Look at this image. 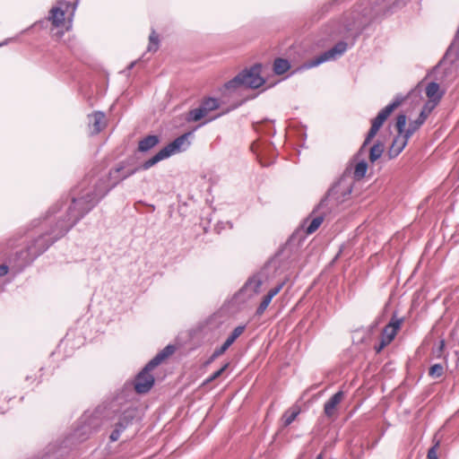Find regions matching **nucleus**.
I'll list each match as a JSON object with an SVG mask.
<instances>
[{"label":"nucleus","instance_id":"36","mask_svg":"<svg viewBox=\"0 0 459 459\" xmlns=\"http://www.w3.org/2000/svg\"><path fill=\"white\" fill-rule=\"evenodd\" d=\"M444 347H445V342L441 341L439 348H438V356H440L441 352L443 351Z\"/></svg>","mask_w":459,"mask_h":459},{"label":"nucleus","instance_id":"35","mask_svg":"<svg viewBox=\"0 0 459 459\" xmlns=\"http://www.w3.org/2000/svg\"><path fill=\"white\" fill-rule=\"evenodd\" d=\"M7 272H8L7 266H5V265L0 266V275H4L5 273H7Z\"/></svg>","mask_w":459,"mask_h":459},{"label":"nucleus","instance_id":"6","mask_svg":"<svg viewBox=\"0 0 459 459\" xmlns=\"http://www.w3.org/2000/svg\"><path fill=\"white\" fill-rule=\"evenodd\" d=\"M402 324L403 319L392 318L391 322L383 330L381 342L377 350V351H380L394 340Z\"/></svg>","mask_w":459,"mask_h":459},{"label":"nucleus","instance_id":"31","mask_svg":"<svg viewBox=\"0 0 459 459\" xmlns=\"http://www.w3.org/2000/svg\"><path fill=\"white\" fill-rule=\"evenodd\" d=\"M281 285H279L273 289H272L266 295V297H270V299H272L274 296H276L279 291L281 290Z\"/></svg>","mask_w":459,"mask_h":459},{"label":"nucleus","instance_id":"19","mask_svg":"<svg viewBox=\"0 0 459 459\" xmlns=\"http://www.w3.org/2000/svg\"><path fill=\"white\" fill-rule=\"evenodd\" d=\"M289 68H290V64L287 60L282 59V58H278L275 60L274 65H273V69L277 74H284L286 71L289 70Z\"/></svg>","mask_w":459,"mask_h":459},{"label":"nucleus","instance_id":"30","mask_svg":"<svg viewBox=\"0 0 459 459\" xmlns=\"http://www.w3.org/2000/svg\"><path fill=\"white\" fill-rule=\"evenodd\" d=\"M438 446L439 441H437L436 444L429 450L428 459H438L437 455V450Z\"/></svg>","mask_w":459,"mask_h":459},{"label":"nucleus","instance_id":"2","mask_svg":"<svg viewBox=\"0 0 459 459\" xmlns=\"http://www.w3.org/2000/svg\"><path fill=\"white\" fill-rule=\"evenodd\" d=\"M186 134H184L178 138H177L173 143L161 149L158 153H156L152 159L146 160L142 168L143 169H148L159 161L169 158L170 155L175 153L177 151H179L181 146L186 142Z\"/></svg>","mask_w":459,"mask_h":459},{"label":"nucleus","instance_id":"5","mask_svg":"<svg viewBox=\"0 0 459 459\" xmlns=\"http://www.w3.org/2000/svg\"><path fill=\"white\" fill-rule=\"evenodd\" d=\"M347 49V44L344 42H339L337 43L333 48L330 50L325 52L313 61L309 62L308 64L305 65V67L310 68L313 66H316L325 61L334 59L337 56L342 55Z\"/></svg>","mask_w":459,"mask_h":459},{"label":"nucleus","instance_id":"25","mask_svg":"<svg viewBox=\"0 0 459 459\" xmlns=\"http://www.w3.org/2000/svg\"><path fill=\"white\" fill-rule=\"evenodd\" d=\"M159 48V39L158 35L154 30L152 31L149 37V45H148V50L149 51H156Z\"/></svg>","mask_w":459,"mask_h":459},{"label":"nucleus","instance_id":"10","mask_svg":"<svg viewBox=\"0 0 459 459\" xmlns=\"http://www.w3.org/2000/svg\"><path fill=\"white\" fill-rule=\"evenodd\" d=\"M244 332V326H238L234 329V331L231 333V334L228 337V339L225 341L223 345L217 349L213 354L212 359L217 358L223 354L228 348L235 342V340Z\"/></svg>","mask_w":459,"mask_h":459},{"label":"nucleus","instance_id":"33","mask_svg":"<svg viewBox=\"0 0 459 459\" xmlns=\"http://www.w3.org/2000/svg\"><path fill=\"white\" fill-rule=\"evenodd\" d=\"M120 436V429H116L110 435V439L112 441H117L119 438Z\"/></svg>","mask_w":459,"mask_h":459},{"label":"nucleus","instance_id":"22","mask_svg":"<svg viewBox=\"0 0 459 459\" xmlns=\"http://www.w3.org/2000/svg\"><path fill=\"white\" fill-rule=\"evenodd\" d=\"M208 114V110L204 109V107L202 104L200 108L192 110L189 115L192 120L198 121L207 117Z\"/></svg>","mask_w":459,"mask_h":459},{"label":"nucleus","instance_id":"37","mask_svg":"<svg viewBox=\"0 0 459 459\" xmlns=\"http://www.w3.org/2000/svg\"><path fill=\"white\" fill-rule=\"evenodd\" d=\"M316 459H323V457L321 455H319Z\"/></svg>","mask_w":459,"mask_h":459},{"label":"nucleus","instance_id":"13","mask_svg":"<svg viewBox=\"0 0 459 459\" xmlns=\"http://www.w3.org/2000/svg\"><path fill=\"white\" fill-rule=\"evenodd\" d=\"M426 95L429 99L428 101L434 102L437 105L443 96V92L440 91L437 83L429 82L426 87Z\"/></svg>","mask_w":459,"mask_h":459},{"label":"nucleus","instance_id":"14","mask_svg":"<svg viewBox=\"0 0 459 459\" xmlns=\"http://www.w3.org/2000/svg\"><path fill=\"white\" fill-rule=\"evenodd\" d=\"M175 348L171 345L167 346L162 351L158 353L148 364L147 369H153L161 363L166 358L173 354Z\"/></svg>","mask_w":459,"mask_h":459},{"label":"nucleus","instance_id":"18","mask_svg":"<svg viewBox=\"0 0 459 459\" xmlns=\"http://www.w3.org/2000/svg\"><path fill=\"white\" fill-rule=\"evenodd\" d=\"M300 413V408L298 405L292 406L282 417L284 426L290 425Z\"/></svg>","mask_w":459,"mask_h":459},{"label":"nucleus","instance_id":"8","mask_svg":"<svg viewBox=\"0 0 459 459\" xmlns=\"http://www.w3.org/2000/svg\"><path fill=\"white\" fill-rule=\"evenodd\" d=\"M89 127L91 134L100 133L106 126L105 115L101 112H95L89 115Z\"/></svg>","mask_w":459,"mask_h":459},{"label":"nucleus","instance_id":"1","mask_svg":"<svg viewBox=\"0 0 459 459\" xmlns=\"http://www.w3.org/2000/svg\"><path fill=\"white\" fill-rule=\"evenodd\" d=\"M402 103V100H396L393 103L386 106L383 108L377 116L375 119L372 121V125L370 130L368 133V135L363 143V145L360 148V152L365 148V146L376 136L380 127L383 126L384 122L387 119V117L392 114V112L397 108Z\"/></svg>","mask_w":459,"mask_h":459},{"label":"nucleus","instance_id":"29","mask_svg":"<svg viewBox=\"0 0 459 459\" xmlns=\"http://www.w3.org/2000/svg\"><path fill=\"white\" fill-rule=\"evenodd\" d=\"M271 300L272 299H270V297H266V296L264 297L261 304L259 305V307L256 310V314L258 316H261L265 311V309L268 307Z\"/></svg>","mask_w":459,"mask_h":459},{"label":"nucleus","instance_id":"34","mask_svg":"<svg viewBox=\"0 0 459 459\" xmlns=\"http://www.w3.org/2000/svg\"><path fill=\"white\" fill-rule=\"evenodd\" d=\"M457 48H458L457 44H456V43H453V44L451 45V47L449 48V49H448V52H447V53H448V54H454V53L457 54Z\"/></svg>","mask_w":459,"mask_h":459},{"label":"nucleus","instance_id":"24","mask_svg":"<svg viewBox=\"0 0 459 459\" xmlns=\"http://www.w3.org/2000/svg\"><path fill=\"white\" fill-rule=\"evenodd\" d=\"M436 106H437L436 103L427 101L426 104L424 105L419 117L421 118L423 121H425L426 118L428 117V116L431 113V111L435 108Z\"/></svg>","mask_w":459,"mask_h":459},{"label":"nucleus","instance_id":"12","mask_svg":"<svg viewBox=\"0 0 459 459\" xmlns=\"http://www.w3.org/2000/svg\"><path fill=\"white\" fill-rule=\"evenodd\" d=\"M408 139L409 138L406 137L405 134L396 136L389 149V156L391 158L396 157L406 146Z\"/></svg>","mask_w":459,"mask_h":459},{"label":"nucleus","instance_id":"9","mask_svg":"<svg viewBox=\"0 0 459 459\" xmlns=\"http://www.w3.org/2000/svg\"><path fill=\"white\" fill-rule=\"evenodd\" d=\"M265 280L266 277L264 274H255L252 278H250L248 281L245 284L244 290L253 294H257L260 292L261 287L265 281Z\"/></svg>","mask_w":459,"mask_h":459},{"label":"nucleus","instance_id":"3","mask_svg":"<svg viewBox=\"0 0 459 459\" xmlns=\"http://www.w3.org/2000/svg\"><path fill=\"white\" fill-rule=\"evenodd\" d=\"M123 169V166H118L109 172L107 181L105 183H101V185L98 187V193L96 194L97 198L103 196L110 188L117 186L121 180L128 178L135 172V169H133L126 173L121 174Z\"/></svg>","mask_w":459,"mask_h":459},{"label":"nucleus","instance_id":"4","mask_svg":"<svg viewBox=\"0 0 459 459\" xmlns=\"http://www.w3.org/2000/svg\"><path fill=\"white\" fill-rule=\"evenodd\" d=\"M264 82L261 77L258 67H254L249 71L238 74L230 84H242L246 87L256 89Z\"/></svg>","mask_w":459,"mask_h":459},{"label":"nucleus","instance_id":"7","mask_svg":"<svg viewBox=\"0 0 459 459\" xmlns=\"http://www.w3.org/2000/svg\"><path fill=\"white\" fill-rule=\"evenodd\" d=\"M152 369H147V365L135 379V390L137 393L143 394L148 392L154 383V377L150 374Z\"/></svg>","mask_w":459,"mask_h":459},{"label":"nucleus","instance_id":"38","mask_svg":"<svg viewBox=\"0 0 459 459\" xmlns=\"http://www.w3.org/2000/svg\"><path fill=\"white\" fill-rule=\"evenodd\" d=\"M457 37H459V30H457Z\"/></svg>","mask_w":459,"mask_h":459},{"label":"nucleus","instance_id":"26","mask_svg":"<svg viewBox=\"0 0 459 459\" xmlns=\"http://www.w3.org/2000/svg\"><path fill=\"white\" fill-rule=\"evenodd\" d=\"M406 122H407V117L405 115H399L397 117L396 128H397L399 134H404V132H405L404 127H405Z\"/></svg>","mask_w":459,"mask_h":459},{"label":"nucleus","instance_id":"20","mask_svg":"<svg viewBox=\"0 0 459 459\" xmlns=\"http://www.w3.org/2000/svg\"><path fill=\"white\" fill-rule=\"evenodd\" d=\"M367 169L368 164L364 160L358 162L353 172L354 178L356 179H361L366 175Z\"/></svg>","mask_w":459,"mask_h":459},{"label":"nucleus","instance_id":"28","mask_svg":"<svg viewBox=\"0 0 459 459\" xmlns=\"http://www.w3.org/2000/svg\"><path fill=\"white\" fill-rule=\"evenodd\" d=\"M203 106L204 107V109L208 110L210 113L211 111L216 109L219 105L217 100L208 99L203 102Z\"/></svg>","mask_w":459,"mask_h":459},{"label":"nucleus","instance_id":"15","mask_svg":"<svg viewBox=\"0 0 459 459\" xmlns=\"http://www.w3.org/2000/svg\"><path fill=\"white\" fill-rule=\"evenodd\" d=\"M158 143L159 139L156 135H149L139 143L138 149L141 152H147L154 147Z\"/></svg>","mask_w":459,"mask_h":459},{"label":"nucleus","instance_id":"11","mask_svg":"<svg viewBox=\"0 0 459 459\" xmlns=\"http://www.w3.org/2000/svg\"><path fill=\"white\" fill-rule=\"evenodd\" d=\"M344 394L342 391L337 392L334 395H333L329 401H327L325 404V413L328 417H332L337 409V406L343 399Z\"/></svg>","mask_w":459,"mask_h":459},{"label":"nucleus","instance_id":"21","mask_svg":"<svg viewBox=\"0 0 459 459\" xmlns=\"http://www.w3.org/2000/svg\"><path fill=\"white\" fill-rule=\"evenodd\" d=\"M324 218L322 216H316L314 218L308 226L306 228L305 231L307 235L314 233L322 224Z\"/></svg>","mask_w":459,"mask_h":459},{"label":"nucleus","instance_id":"17","mask_svg":"<svg viewBox=\"0 0 459 459\" xmlns=\"http://www.w3.org/2000/svg\"><path fill=\"white\" fill-rule=\"evenodd\" d=\"M50 20L55 26H60L65 22V12L58 7L52 8Z\"/></svg>","mask_w":459,"mask_h":459},{"label":"nucleus","instance_id":"23","mask_svg":"<svg viewBox=\"0 0 459 459\" xmlns=\"http://www.w3.org/2000/svg\"><path fill=\"white\" fill-rule=\"evenodd\" d=\"M423 123H424V121H423L421 118H420V117H418V119H416V120H414V121L411 122V123L409 124V127H408V129H407V130H405V132H404V134H405L406 137H407V138H410V137L412 135V134H413L416 130H418V129L420 128V126Z\"/></svg>","mask_w":459,"mask_h":459},{"label":"nucleus","instance_id":"16","mask_svg":"<svg viewBox=\"0 0 459 459\" xmlns=\"http://www.w3.org/2000/svg\"><path fill=\"white\" fill-rule=\"evenodd\" d=\"M385 150L384 143L377 142L369 150V160L371 162L377 161L383 154Z\"/></svg>","mask_w":459,"mask_h":459},{"label":"nucleus","instance_id":"32","mask_svg":"<svg viewBox=\"0 0 459 459\" xmlns=\"http://www.w3.org/2000/svg\"><path fill=\"white\" fill-rule=\"evenodd\" d=\"M229 364H225L221 369L217 370L213 375L212 377L209 379V381L211 380H213L217 377H219L223 372L224 370L228 368Z\"/></svg>","mask_w":459,"mask_h":459},{"label":"nucleus","instance_id":"27","mask_svg":"<svg viewBox=\"0 0 459 459\" xmlns=\"http://www.w3.org/2000/svg\"><path fill=\"white\" fill-rule=\"evenodd\" d=\"M444 373V368L440 364H435L429 368V376L437 378L440 377Z\"/></svg>","mask_w":459,"mask_h":459}]
</instances>
